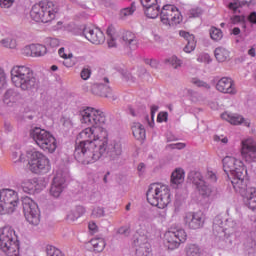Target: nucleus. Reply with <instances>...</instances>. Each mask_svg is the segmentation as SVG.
Listing matches in <instances>:
<instances>
[{"label":"nucleus","instance_id":"17","mask_svg":"<svg viewBox=\"0 0 256 256\" xmlns=\"http://www.w3.org/2000/svg\"><path fill=\"white\" fill-rule=\"evenodd\" d=\"M184 225L188 229H201L205 225V219H203V214L199 212H187L184 216Z\"/></svg>","mask_w":256,"mask_h":256},{"label":"nucleus","instance_id":"5","mask_svg":"<svg viewBox=\"0 0 256 256\" xmlns=\"http://www.w3.org/2000/svg\"><path fill=\"white\" fill-rule=\"evenodd\" d=\"M146 197L148 203L153 207H158V209H165L171 203V193L167 186L159 187L157 184H151Z\"/></svg>","mask_w":256,"mask_h":256},{"label":"nucleus","instance_id":"54","mask_svg":"<svg viewBox=\"0 0 256 256\" xmlns=\"http://www.w3.org/2000/svg\"><path fill=\"white\" fill-rule=\"evenodd\" d=\"M190 17L197 18L203 15V10L201 8H192L190 11Z\"/></svg>","mask_w":256,"mask_h":256},{"label":"nucleus","instance_id":"7","mask_svg":"<svg viewBox=\"0 0 256 256\" xmlns=\"http://www.w3.org/2000/svg\"><path fill=\"white\" fill-rule=\"evenodd\" d=\"M19 205V195L12 189L0 190V215L14 213Z\"/></svg>","mask_w":256,"mask_h":256},{"label":"nucleus","instance_id":"32","mask_svg":"<svg viewBox=\"0 0 256 256\" xmlns=\"http://www.w3.org/2000/svg\"><path fill=\"white\" fill-rule=\"evenodd\" d=\"M214 55L218 63H224L226 59H229V51L223 47L216 48Z\"/></svg>","mask_w":256,"mask_h":256},{"label":"nucleus","instance_id":"33","mask_svg":"<svg viewBox=\"0 0 256 256\" xmlns=\"http://www.w3.org/2000/svg\"><path fill=\"white\" fill-rule=\"evenodd\" d=\"M186 256H203V250L196 244H190L186 247Z\"/></svg>","mask_w":256,"mask_h":256},{"label":"nucleus","instance_id":"13","mask_svg":"<svg viewBox=\"0 0 256 256\" xmlns=\"http://www.w3.org/2000/svg\"><path fill=\"white\" fill-rule=\"evenodd\" d=\"M67 181V173L62 170H58L56 172L55 177L53 178V182L50 188V195L57 199L63 193V189H65V183Z\"/></svg>","mask_w":256,"mask_h":256},{"label":"nucleus","instance_id":"44","mask_svg":"<svg viewBox=\"0 0 256 256\" xmlns=\"http://www.w3.org/2000/svg\"><path fill=\"white\" fill-rule=\"evenodd\" d=\"M91 216H92L94 219H100V217H105V208L100 207V206L95 207V208L92 210Z\"/></svg>","mask_w":256,"mask_h":256},{"label":"nucleus","instance_id":"28","mask_svg":"<svg viewBox=\"0 0 256 256\" xmlns=\"http://www.w3.org/2000/svg\"><path fill=\"white\" fill-rule=\"evenodd\" d=\"M212 229L213 235L219 239H223V237H226L227 235L225 228H223V220L219 217L214 218Z\"/></svg>","mask_w":256,"mask_h":256},{"label":"nucleus","instance_id":"42","mask_svg":"<svg viewBox=\"0 0 256 256\" xmlns=\"http://www.w3.org/2000/svg\"><path fill=\"white\" fill-rule=\"evenodd\" d=\"M210 37L213 41H220L223 38V32L219 28L212 27L210 29Z\"/></svg>","mask_w":256,"mask_h":256},{"label":"nucleus","instance_id":"3","mask_svg":"<svg viewBox=\"0 0 256 256\" xmlns=\"http://www.w3.org/2000/svg\"><path fill=\"white\" fill-rule=\"evenodd\" d=\"M57 13H59V7L55 3L40 2L32 7L30 17L36 23H49L55 19Z\"/></svg>","mask_w":256,"mask_h":256},{"label":"nucleus","instance_id":"16","mask_svg":"<svg viewBox=\"0 0 256 256\" xmlns=\"http://www.w3.org/2000/svg\"><path fill=\"white\" fill-rule=\"evenodd\" d=\"M82 35L93 45H101L105 43V34L99 28H91L85 26L82 29Z\"/></svg>","mask_w":256,"mask_h":256},{"label":"nucleus","instance_id":"26","mask_svg":"<svg viewBox=\"0 0 256 256\" xmlns=\"http://www.w3.org/2000/svg\"><path fill=\"white\" fill-rule=\"evenodd\" d=\"M245 5H256V0H233L228 4V9L237 15V13H241L240 9Z\"/></svg>","mask_w":256,"mask_h":256},{"label":"nucleus","instance_id":"22","mask_svg":"<svg viewBox=\"0 0 256 256\" xmlns=\"http://www.w3.org/2000/svg\"><path fill=\"white\" fill-rule=\"evenodd\" d=\"M221 118L224 121H228L231 125H242V123L245 125V127H250L251 122L249 120H246L243 116L239 114H229L227 112L221 114Z\"/></svg>","mask_w":256,"mask_h":256},{"label":"nucleus","instance_id":"11","mask_svg":"<svg viewBox=\"0 0 256 256\" xmlns=\"http://www.w3.org/2000/svg\"><path fill=\"white\" fill-rule=\"evenodd\" d=\"M245 177H247V168L240 167L236 172V176H232L231 179H228L234 191L236 193H239L241 197H244L245 195H247L249 193V189L251 188V187L248 188L247 186L248 181L245 180Z\"/></svg>","mask_w":256,"mask_h":256},{"label":"nucleus","instance_id":"48","mask_svg":"<svg viewBox=\"0 0 256 256\" xmlns=\"http://www.w3.org/2000/svg\"><path fill=\"white\" fill-rule=\"evenodd\" d=\"M91 73V67L85 66L80 72V77L83 79V81H87V79L91 77Z\"/></svg>","mask_w":256,"mask_h":256},{"label":"nucleus","instance_id":"10","mask_svg":"<svg viewBox=\"0 0 256 256\" xmlns=\"http://www.w3.org/2000/svg\"><path fill=\"white\" fill-rule=\"evenodd\" d=\"M160 19L163 25H169L173 27L174 25H179L183 21V16L179 9L171 4H166L163 6L160 12Z\"/></svg>","mask_w":256,"mask_h":256},{"label":"nucleus","instance_id":"52","mask_svg":"<svg viewBox=\"0 0 256 256\" xmlns=\"http://www.w3.org/2000/svg\"><path fill=\"white\" fill-rule=\"evenodd\" d=\"M211 56L209 54H200L197 58L198 63H211Z\"/></svg>","mask_w":256,"mask_h":256},{"label":"nucleus","instance_id":"43","mask_svg":"<svg viewBox=\"0 0 256 256\" xmlns=\"http://www.w3.org/2000/svg\"><path fill=\"white\" fill-rule=\"evenodd\" d=\"M224 243H226L227 249H231L235 245V234H227L221 238Z\"/></svg>","mask_w":256,"mask_h":256},{"label":"nucleus","instance_id":"61","mask_svg":"<svg viewBox=\"0 0 256 256\" xmlns=\"http://www.w3.org/2000/svg\"><path fill=\"white\" fill-rule=\"evenodd\" d=\"M118 234L119 235H124V237H128L129 235V229L126 227H121L118 229Z\"/></svg>","mask_w":256,"mask_h":256},{"label":"nucleus","instance_id":"30","mask_svg":"<svg viewBox=\"0 0 256 256\" xmlns=\"http://www.w3.org/2000/svg\"><path fill=\"white\" fill-rule=\"evenodd\" d=\"M132 133L135 139L143 141L145 139V127L141 123H134L132 126Z\"/></svg>","mask_w":256,"mask_h":256},{"label":"nucleus","instance_id":"53","mask_svg":"<svg viewBox=\"0 0 256 256\" xmlns=\"http://www.w3.org/2000/svg\"><path fill=\"white\" fill-rule=\"evenodd\" d=\"M179 35H180V37H183L184 39H186L187 42L195 41V35L190 34L189 32L181 30Z\"/></svg>","mask_w":256,"mask_h":256},{"label":"nucleus","instance_id":"64","mask_svg":"<svg viewBox=\"0 0 256 256\" xmlns=\"http://www.w3.org/2000/svg\"><path fill=\"white\" fill-rule=\"evenodd\" d=\"M171 149H185V144L183 143H176V144H170Z\"/></svg>","mask_w":256,"mask_h":256},{"label":"nucleus","instance_id":"14","mask_svg":"<svg viewBox=\"0 0 256 256\" xmlns=\"http://www.w3.org/2000/svg\"><path fill=\"white\" fill-rule=\"evenodd\" d=\"M223 169L227 179L237 176V170L240 167H245L243 161L236 160L234 157L226 156L223 160Z\"/></svg>","mask_w":256,"mask_h":256},{"label":"nucleus","instance_id":"46","mask_svg":"<svg viewBox=\"0 0 256 256\" xmlns=\"http://www.w3.org/2000/svg\"><path fill=\"white\" fill-rule=\"evenodd\" d=\"M191 83L193 85H196V87H203V89H211V85L207 84V82L199 78H192Z\"/></svg>","mask_w":256,"mask_h":256},{"label":"nucleus","instance_id":"34","mask_svg":"<svg viewBox=\"0 0 256 256\" xmlns=\"http://www.w3.org/2000/svg\"><path fill=\"white\" fill-rule=\"evenodd\" d=\"M188 179L191 181L196 187L201 185L205 180H203V175L201 172L192 171L188 174Z\"/></svg>","mask_w":256,"mask_h":256},{"label":"nucleus","instance_id":"9","mask_svg":"<svg viewBox=\"0 0 256 256\" xmlns=\"http://www.w3.org/2000/svg\"><path fill=\"white\" fill-rule=\"evenodd\" d=\"M29 165L30 171H32V173H49V171H51L49 158L37 150L30 152Z\"/></svg>","mask_w":256,"mask_h":256},{"label":"nucleus","instance_id":"19","mask_svg":"<svg viewBox=\"0 0 256 256\" xmlns=\"http://www.w3.org/2000/svg\"><path fill=\"white\" fill-rule=\"evenodd\" d=\"M216 89L220 93H228L229 95H235L237 93L235 82L229 77L221 78L216 84Z\"/></svg>","mask_w":256,"mask_h":256},{"label":"nucleus","instance_id":"45","mask_svg":"<svg viewBox=\"0 0 256 256\" xmlns=\"http://www.w3.org/2000/svg\"><path fill=\"white\" fill-rule=\"evenodd\" d=\"M1 44L3 47H6V49H15L17 47V42L11 38L3 39Z\"/></svg>","mask_w":256,"mask_h":256},{"label":"nucleus","instance_id":"40","mask_svg":"<svg viewBox=\"0 0 256 256\" xmlns=\"http://www.w3.org/2000/svg\"><path fill=\"white\" fill-rule=\"evenodd\" d=\"M128 111L132 117H141V115H145L147 112V108L144 105H141L137 108V110L133 109L132 107L128 108Z\"/></svg>","mask_w":256,"mask_h":256},{"label":"nucleus","instance_id":"12","mask_svg":"<svg viewBox=\"0 0 256 256\" xmlns=\"http://www.w3.org/2000/svg\"><path fill=\"white\" fill-rule=\"evenodd\" d=\"M165 245L170 251L179 249L181 243L187 241V232L184 229L169 230L164 235Z\"/></svg>","mask_w":256,"mask_h":256},{"label":"nucleus","instance_id":"29","mask_svg":"<svg viewBox=\"0 0 256 256\" xmlns=\"http://www.w3.org/2000/svg\"><path fill=\"white\" fill-rule=\"evenodd\" d=\"M246 199V204L248 205L249 209L255 210L256 209V188L250 187L248 193L244 196Z\"/></svg>","mask_w":256,"mask_h":256},{"label":"nucleus","instance_id":"20","mask_svg":"<svg viewBox=\"0 0 256 256\" xmlns=\"http://www.w3.org/2000/svg\"><path fill=\"white\" fill-rule=\"evenodd\" d=\"M136 245L137 256H151V244L147 241V237L140 236L134 241Z\"/></svg>","mask_w":256,"mask_h":256},{"label":"nucleus","instance_id":"35","mask_svg":"<svg viewBox=\"0 0 256 256\" xmlns=\"http://www.w3.org/2000/svg\"><path fill=\"white\" fill-rule=\"evenodd\" d=\"M90 245H92L96 253H101V251L105 249L106 243H105V240L102 238H94L90 240Z\"/></svg>","mask_w":256,"mask_h":256},{"label":"nucleus","instance_id":"23","mask_svg":"<svg viewBox=\"0 0 256 256\" xmlns=\"http://www.w3.org/2000/svg\"><path fill=\"white\" fill-rule=\"evenodd\" d=\"M24 53L31 57H43V55L47 54V47L41 44H31L24 48Z\"/></svg>","mask_w":256,"mask_h":256},{"label":"nucleus","instance_id":"60","mask_svg":"<svg viewBox=\"0 0 256 256\" xmlns=\"http://www.w3.org/2000/svg\"><path fill=\"white\" fill-rule=\"evenodd\" d=\"M48 43H49L50 47H59V39L50 38L48 40Z\"/></svg>","mask_w":256,"mask_h":256},{"label":"nucleus","instance_id":"38","mask_svg":"<svg viewBox=\"0 0 256 256\" xmlns=\"http://www.w3.org/2000/svg\"><path fill=\"white\" fill-rule=\"evenodd\" d=\"M35 187H37V182L27 180L23 183L22 189L24 193H29L30 195L35 193Z\"/></svg>","mask_w":256,"mask_h":256},{"label":"nucleus","instance_id":"1","mask_svg":"<svg viewBox=\"0 0 256 256\" xmlns=\"http://www.w3.org/2000/svg\"><path fill=\"white\" fill-rule=\"evenodd\" d=\"M81 122L88 125L78 136L74 150V158L81 165H91L101 157L110 161H118L123 155V146L120 141L107 140V130L103 129L105 113L95 108L87 107L81 112Z\"/></svg>","mask_w":256,"mask_h":256},{"label":"nucleus","instance_id":"24","mask_svg":"<svg viewBox=\"0 0 256 256\" xmlns=\"http://www.w3.org/2000/svg\"><path fill=\"white\" fill-rule=\"evenodd\" d=\"M122 43L124 47H129L131 51L137 49V36L131 31H126L122 34Z\"/></svg>","mask_w":256,"mask_h":256},{"label":"nucleus","instance_id":"50","mask_svg":"<svg viewBox=\"0 0 256 256\" xmlns=\"http://www.w3.org/2000/svg\"><path fill=\"white\" fill-rule=\"evenodd\" d=\"M7 85V75L5 74V70L0 68V89H3Z\"/></svg>","mask_w":256,"mask_h":256},{"label":"nucleus","instance_id":"63","mask_svg":"<svg viewBox=\"0 0 256 256\" xmlns=\"http://www.w3.org/2000/svg\"><path fill=\"white\" fill-rule=\"evenodd\" d=\"M248 21L256 25V12H251L248 16Z\"/></svg>","mask_w":256,"mask_h":256},{"label":"nucleus","instance_id":"39","mask_svg":"<svg viewBox=\"0 0 256 256\" xmlns=\"http://www.w3.org/2000/svg\"><path fill=\"white\" fill-rule=\"evenodd\" d=\"M244 247L249 255H253V253H256V241L252 238H248L244 242Z\"/></svg>","mask_w":256,"mask_h":256},{"label":"nucleus","instance_id":"21","mask_svg":"<svg viewBox=\"0 0 256 256\" xmlns=\"http://www.w3.org/2000/svg\"><path fill=\"white\" fill-rule=\"evenodd\" d=\"M23 99V94L19 90L10 88L4 93L3 101L8 107H13L15 103H19Z\"/></svg>","mask_w":256,"mask_h":256},{"label":"nucleus","instance_id":"8","mask_svg":"<svg viewBox=\"0 0 256 256\" xmlns=\"http://www.w3.org/2000/svg\"><path fill=\"white\" fill-rule=\"evenodd\" d=\"M21 203L26 221L35 227L39 225L41 223V212L37 203L27 196L22 197Z\"/></svg>","mask_w":256,"mask_h":256},{"label":"nucleus","instance_id":"47","mask_svg":"<svg viewBox=\"0 0 256 256\" xmlns=\"http://www.w3.org/2000/svg\"><path fill=\"white\" fill-rule=\"evenodd\" d=\"M166 61L170 65H172V67H174V69H179V67H181V65H183V62L179 58H177V56H172L171 58H169Z\"/></svg>","mask_w":256,"mask_h":256},{"label":"nucleus","instance_id":"15","mask_svg":"<svg viewBox=\"0 0 256 256\" xmlns=\"http://www.w3.org/2000/svg\"><path fill=\"white\" fill-rule=\"evenodd\" d=\"M241 155L246 163H256V142L252 139L242 141Z\"/></svg>","mask_w":256,"mask_h":256},{"label":"nucleus","instance_id":"56","mask_svg":"<svg viewBox=\"0 0 256 256\" xmlns=\"http://www.w3.org/2000/svg\"><path fill=\"white\" fill-rule=\"evenodd\" d=\"M15 3V0H0V7H4V9H9L11 5Z\"/></svg>","mask_w":256,"mask_h":256},{"label":"nucleus","instance_id":"51","mask_svg":"<svg viewBox=\"0 0 256 256\" xmlns=\"http://www.w3.org/2000/svg\"><path fill=\"white\" fill-rule=\"evenodd\" d=\"M169 119V113L167 112H160L158 113V116H157V122L158 123H167Z\"/></svg>","mask_w":256,"mask_h":256},{"label":"nucleus","instance_id":"18","mask_svg":"<svg viewBox=\"0 0 256 256\" xmlns=\"http://www.w3.org/2000/svg\"><path fill=\"white\" fill-rule=\"evenodd\" d=\"M144 13L148 19H157L161 11L159 0H140Z\"/></svg>","mask_w":256,"mask_h":256},{"label":"nucleus","instance_id":"2","mask_svg":"<svg viewBox=\"0 0 256 256\" xmlns=\"http://www.w3.org/2000/svg\"><path fill=\"white\" fill-rule=\"evenodd\" d=\"M11 82L22 93H35L41 82L33 69L26 65H15L10 70Z\"/></svg>","mask_w":256,"mask_h":256},{"label":"nucleus","instance_id":"4","mask_svg":"<svg viewBox=\"0 0 256 256\" xmlns=\"http://www.w3.org/2000/svg\"><path fill=\"white\" fill-rule=\"evenodd\" d=\"M0 250L7 256H19V238L9 226L0 229Z\"/></svg>","mask_w":256,"mask_h":256},{"label":"nucleus","instance_id":"55","mask_svg":"<svg viewBox=\"0 0 256 256\" xmlns=\"http://www.w3.org/2000/svg\"><path fill=\"white\" fill-rule=\"evenodd\" d=\"M144 62L146 63V65H150L152 69H157V67H159V61H157L156 59L146 58L144 59Z\"/></svg>","mask_w":256,"mask_h":256},{"label":"nucleus","instance_id":"41","mask_svg":"<svg viewBox=\"0 0 256 256\" xmlns=\"http://www.w3.org/2000/svg\"><path fill=\"white\" fill-rule=\"evenodd\" d=\"M135 13V2L131 3L130 7H126L120 11V17L122 19H125V17H129L130 15H133Z\"/></svg>","mask_w":256,"mask_h":256},{"label":"nucleus","instance_id":"62","mask_svg":"<svg viewBox=\"0 0 256 256\" xmlns=\"http://www.w3.org/2000/svg\"><path fill=\"white\" fill-rule=\"evenodd\" d=\"M107 43L110 49L113 47H117V43L115 42V37H109Z\"/></svg>","mask_w":256,"mask_h":256},{"label":"nucleus","instance_id":"59","mask_svg":"<svg viewBox=\"0 0 256 256\" xmlns=\"http://www.w3.org/2000/svg\"><path fill=\"white\" fill-rule=\"evenodd\" d=\"M58 54L60 55V57H62V59H71L73 57L72 53L68 55L65 53V48H60L58 50Z\"/></svg>","mask_w":256,"mask_h":256},{"label":"nucleus","instance_id":"27","mask_svg":"<svg viewBox=\"0 0 256 256\" xmlns=\"http://www.w3.org/2000/svg\"><path fill=\"white\" fill-rule=\"evenodd\" d=\"M198 189L199 195L203 197L204 199H207L209 197H213L216 193V189L212 187L211 185L207 184V182H201L198 186H196Z\"/></svg>","mask_w":256,"mask_h":256},{"label":"nucleus","instance_id":"37","mask_svg":"<svg viewBox=\"0 0 256 256\" xmlns=\"http://www.w3.org/2000/svg\"><path fill=\"white\" fill-rule=\"evenodd\" d=\"M83 215H85V207L77 206L75 210L68 215V219H71V221H77V219H79V217H83Z\"/></svg>","mask_w":256,"mask_h":256},{"label":"nucleus","instance_id":"57","mask_svg":"<svg viewBox=\"0 0 256 256\" xmlns=\"http://www.w3.org/2000/svg\"><path fill=\"white\" fill-rule=\"evenodd\" d=\"M206 179L211 181V183H217V175L213 171L207 172Z\"/></svg>","mask_w":256,"mask_h":256},{"label":"nucleus","instance_id":"36","mask_svg":"<svg viewBox=\"0 0 256 256\" xmlns=\"http://www.w3.org/2000/svg\"><path fill=\"white\" fill-rule=\"evenodd\" d=\"M239 228V225L235 220L228 219L226 220V235H235L237 232V229Z\"/></svg>","mask_w":256,"mask_h":256},{"label":"nucleus","instance_id":"25","mask_svg":"<svg viewBox=\"0 0 256 256\" xmlns=\"http://www.w3.org/2000/svg\"><path fill=\"white\" fill-rule=\"evenodd\" d=\"M92 93L99 97H113L111 94V87L103 83H95L92 86Z\"/></svg>","mask_w":256,"mask_h":256},{"label":"nucleus","instance_id":"49","mask_svg":"<svg viewBox=\"0 0 256 256\" xmlns=\"http://www.w3.org/2000/svg\"><path fill=\"white\" fill-rule=\"evenodd\" d=\"M197 46V42L195 40H190L187 42L186 46L184 47L185 53H191L195 51V47Z\"/></svg>","mask_w":256,"mask_h":256},{"label":"nucleus","instance_id":"6","mask_svg":"<svg viewBox=\"0 0 256 256\" xmlns=\"http://www.w3.org/2000/svg\"><path fill=\"white\" fill-rule=\"evenodd\" d=\"M30 137L40 149L47 153H55L57 150V139H55V136L41 127L32 128L30 130Z\"/></svg>","mask_w":256,"mask_h":256},{"label":"nucleus","instance_id":"58","mask_svg":"<svg viewBox=\"0 0 256 256\" xmlns=\"http://www.w3.org/2000/svg\"><path fill=\"white\" fill-rule=\"evenodd\" d=\"M120 75L126 79V81H129L130 79H133V76H131V73L125 69L119 70Z\"/></svg>","mask_w":256,"mask_h":256},{"label":"nucleus","instance_id":"31","mask_svg":"<svg viewBox=\"0 0 256 256\" xmlns=\"http://www.w3.org/2000/svg\"><path fill=\"white\" fill-rule=\"evenodd\" d=\"M185 181V172L183 169H176L171 175V183L172 185H181Z\"/></svg>","mask_w":256,"mask_h":256}]
</instances>
